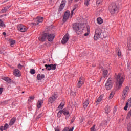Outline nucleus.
I'll return each mask as SVG.
<instances>
[{"mask_svg": "<svg viewBox=\"0 0 131 131\" xmlns=\"http://www.w3.org/2000/svg\"><path fill=\"white\" fill-rule=\"evenodd\" d=\"M3 35H6L7 34V33H6V32H3Z\"/></svg>", "mask_w": 131, "mask_h": 131, "instance_id": "obj_60", "label": "nucleus"}, {"mask_svg": "<svg viewBox=\"0 0 131 131\" xmlns=\"http://www.w3.org/2000/svg\"><path fill=\"white\" fill-rule=\"evenodd\" d=\"M74 120H75L74 119H72L71 121V123H73V122H74Z\"/></svg>", "mask_w": 131, "mask_h": 131, "instance_id": "obj_57", "label": "nucleus"}, {"mask_svg": "<svg viewBox=\"0 0 131 131\" xmlns=\"http://www.w3.org/2000/svg\"><path fill=\"white\" fill-rule=\"evenodd\" d=\"M42 71H43L45 70V69H42Z\"/></svg>", "mask_w": 131, "mask_h": 131, "instance_id": "obj_64", "label": "nucleus"}, {"mask_svg": "<svg viewBox=\"0 0 131 131\" xmlns=\"http://www.w3.org/2000/svg\"><path fill=\"white\" fill-rule=\"evenodd\" d=\"M115 80L116 82L117 89L120 90V88L122 86V83H123L124 78L121 76V74H118L115 78Z\"/></svg>", "mask_w": 131, "mask_h": 131, "instance_id": "obj_3", "label": "nucleus"}, {"mask_svg": "<svg viewBox=\"0 0 131 131\" xmlns=\"http://www.w3.org/2000/svg\"><path fill=\"white\" fill-rule=\"evenodd\" d=\"M3 80H5V81L8 82L9 83H11L12 81V80L11 79L7 77H5L4 78H3Z\"/></svg>", "mask_w": 131, "mask_h": 131, "instance_id": "obj_24", "label": "nucleus"}, {"mask_svg": "<svg viewBox=\"0 0 131 131\" xmlns=\"http://www.w3.org/2000/svg\"><path fill=\"white\" fill-rule=\"evenodd\" d=\"M112 86H113V82H112V79L110 78L107 80L105 83V88L106 90L109 91V90H111V89H112Z\"/></svg>", "mask_w": 131, "mask_h": 131, "instance_id": "obj_5", "label": "nucleus"}, {"mask_svg": "<svg viewBox=\"0 0 131 131\" xmlns=\"http://www.w3.org/2000/svg\"><path fill=\"white\" fill-rule=\"evenodd\" d=\"M17 67H18V69L21 70V69H22V68H23V66L21 65V64L19 63L18 64Z\"/></svg>", "mask_w": 131, "mask_h": 131, "instance_id": "obj_48", "label": "nucleus"}, {"mask_svg": "<svg viewBox=\"0 0 131 131\" xmlns=\"http://www.w3.org/2000/svg\"><path fill=\"white\" fill-rule=\"evenodd\" d=\"M3 91H4V88H0V95H2V94L3 93Z\"/></svg>", "mask_w": 131, "mask_h": 131, "instance_id": "obj_52", "label": "nucleus"}, {"mask_svg": "<svg viewBox=\"0 0 131 131\" xmlns=\"http://www.w3.org/2000/svg\"><path fill=\"white\" fill-rule=\"evenodd\" d=\"M83 83H84V78H80L79 79V81L78 82V83L77 84V88H81V86H82V84H83Z\"/></svg>", "mask_w": 131, "mask_h": 131, "instance_id": "obj_12", "label": "nucleus"}, {"mask_svg": "<svg viewBox=\"0 0 131 131\" xmlns=\"http://www.w3.org/2000/svg\"><path fill=\"white\" fill-rule=\"evenodd\" d=\"M128 107V104H127L126 103V105L125 106V107H124V110H127V108Z\"/></svg>", "mask_w": 131, "mask_h": 131, "instance_id": "obj_51", "label": "nucleus"}, {"mask_svg": "<svg viewBox=\"0 0 131 131\" xmlns=\"http://www.w3.org/2000/svg\"><path fill=\"white\" fill-rule=\"evenodd\" d=\"M37 78L38 80H41V79H43V78H45V75L42 74L41 75L40 74H39L37 75Z\"/></svg>", "mask_w": 131, "mask_h": 131, "instance_id": "obj_18", "label": "nucleus"}, {"mask_svg": "<svg viewBox=\"0 0 131 131\" xmlns=\"http://www.w3.org/2000/svg\"><path fill=\"white\" fill-rule=\"evenodd\" d=\"M65 6H66V0H62L61 3L58 8V12H61V11H62Z\"/></svg>", "mask_w": 131, "mask_h": 131, "instance_id": "obj_10", "label": "nucleus"}, {"mask_svg": "<svg viewBox=\"0 0 131 131\" xmlns=\"http://www.w3.org/2000/svg\"><path fill=\"white\" fill-rule=\"evenodd\" d=\"M128 91H129V87L126 86L125 89L123 91L122 98L123 100L125 99L126 96H127V94H128Z\"/></svg>", "mask_w": 131, "mask_h": 131, "instance_id": "obj_7", "label": "nucleus"}, {"mask_svg": "<svg viewBox=\"0 0 131 131\" xmlns=\"http://www.w3.org/2000/svg\"><path fill=\"white\" fill-rule=\"evenodd\" d=\"M82 121H83V118L81 119V122H82Z\"/></svg>", "mask_w": 131, "mask_h": 131, "instance_id": "obj_61", "label": "nucleus"}, {"mask_svg": "<svg viewBox=\"0 0 131 131\" xmlns=\"http://www.w3.org/2000/svg\"><path fill=\"white\" fill-rule=\"evenodd\" d=\"M42 103H43V100L38 101V103H37V107L38 109H39V108H41V104H42Z\"/></svg>", "mask_w": 131, "mask_h": 131, "instance_id": "obj_22", "label": "nucleus"}, {"mask_svg": "<svg viewBox=\"0 0 131 131\" xmlns=\"http://www.w3.org/2000/svg\"><path fill=\"white\" fill-rule=\"evenodd\" d=\"M73 28L78 35L82 34V31L85 28V25L81 23H74L73 25Z\"/></svg>", "mask_w": 131, "mask_h": 131, "instance_id": "obj_1", "label": "nucleus"}, {"mask_svg": "<svg viewBox=\"0 0 131 131\" xmlns=\"http://www.w3.org/2000/svg\"><path fill=\"white\" fill-rule=\"evenodd\" d=\"M47 37H48V33H44L39 37V40L40 41H45L47 39Z\"/></svg>", "mask_w": 131, "mask_h": 131, "instance_id": "obj_14", "label": "nucleus"}, {"mask_svg": "<svg viewBox=\"0 0 131 131\" xmlns=\"http://www.w3.org/2000/svg\"><path fill=\"white\" fill-rule=\"evenodd\" d=\"M96 125H94L93 126V127L91 128V131H95V129H96Z\"/></svg>", "mask_w": 131, "mask_h": 131, "instance_id": "obj_49", "label": "nucleus"}, {"mask_svg": "<svg viewBox=\"0 0 131 131\" xmlns=\"http://www.w3.org/2000/svg\"><path fill=\"white\" fill-rule=\"evenodd\" d=\"M42 114H39L36 117V120H38V119H39V118H40L41 117V116H42Z\"/></svg>", "mask_w": 131, "mask_h": 131, "instance_id": "obj_44", "label": "nucleus"}, {"mask_svg": "<svg viewBox=\"0 0 131 131\" xmlns=\"http://www.w3.org/2000/svg\"><path fill=\"white\" fill-rule=\"evenodd\" d=\"M34 100V96H30L28 100V103H31Z\"/></svg>", "mask_w": 131, "mask_h": 131, "instance_id": "obj_29", "label": "nucleus"}, {"mask_svg": "<svg viewBox=\"0 0 131 131\" xmlns=\"http://www.w3.org/2000/svg\"><path fill=\"white\" fill-rule=\"evenodd\" d=\"M13 74L14 75H15V76H17V77L21 76V73H20V70L17 69L14 70Z\"/></svg>", "mask_w": 131, "mask_h": 131, "instance_id": "obj_16", "label": "nucleus"}, {"mask_svg": "<svg viewBox=\"0 0 131 131\" xmlns=\"http://www.w3.org/2000/svg\"><path fill=\"white\" fill-rule=\"evenodd\" d=\"M51 66V70H56V68L57 67V64H50Z\"/></svg>", "mask_w": 131, "mask_h": 131, "instance_id": "obj_25", "label": "nucleus"}, {"mask_svg": "<svg viewBox=\"0 0 131 131\" xmlns=\"http://www.w3.org/2000/svg\"><path fill=\"white\" fill-rule=\"evenodd\" d=\"M90 103V101L89 100H86L83 103V106L84 107V109H86V108L88 107V106H89V104Z\"/></svg>", "mask_w": 131, "mask_h": 131, "instance_id": "obj_21", "label": "nucleus"}, {"mask_svg": "<svg viewBox=\"0 0 131 131\" xmlns=\"http://www.w3.org/2000/svg\"><path fill=\"white\" fill-rule=\"evenodd\" d=\"M61 112H62L63 114H64V115H68V114H69V111L66 110V108L63 109Z\"/></svg>", "mask_w": 131, "mask_h": 131, "instance_id": "obj_23", "label": "nucleus"}, {"mask_svg": "<svg viewBox=\"0 0 131 131\" xmlns=\"http://www.w3.org/2000/svg\"><path fill=\"white\" fill-rule=\"evenodd\" d=\"M36 20V22L33 23V25L36 26V25H38L39 23H41V22L43 21V17H38Z\"/></svg>", "mask_w": 131, "mask_h": 131, "instance_id": "obj_13", "label": "nucleus"}, {"mask_svg": "<svg viewBox=\"0 0 131 131\" xmlns=\"http://www.w3.org/2000/svg\"><path fill=\"white\" fill-rule=\"evenodd\" d=\"M69 127H66L63 129L62 131H69Z\"/></svg>", "mask_w": 131, "mask_h": 131, "instance_id": "obj_54", "label": "nucleus"}, {"mask_svg": "<svg viewBox=\"0 0 131 131\" xmlns=\"http://www.w3.org/2000/svg\"><path fill=\"white\" fill-rule=\"evenodd\" d=\"M64 104L63 103H61L58 106V109H63L64 108Z\"/></svg>", "mask_w": 131, "mask_h": 131, "instance_id": "obj_33", "label": "nucleus"}, {"mask_svg": "<svg viewBox=\"0 0 131 131\" xmlns=\"http://www.w3.org/2000/svg\"><path fill=\"white\" fill-rule=\"evenodd\" d=\"M55 131H60V128L59 127H57L55 128Z\"/></svg>", "mask_w": 131, "mask_h": 131, "instance_id": "obj_55", "label": "nucleus"}, {"mask_svg": "<svg viewBox=\"0 0 131 131\" xmlns=\"http://www.w3.org/2000/svg\"><path fill=\"white\" fill-rule=\"evenodd\" d=\"M15 43H16V41H15L14 40H10V46L11 47H13V45H15Z\"/></svg>", "mask_w": 131, "mask_h": 131, "instance_id": "obj_39", "label": "nucleus"}, {"mask_svg": "<svg viewBox=\"0 0 131 131\" xmlns=\"http://www.w3.org/2000/svg\"><path fill=\"white\" fill-rule=\"evenodd\" d=\"M17 29L21 32H26V31H27V28L22 24L18 25Z\"/></svg>", "mask_w": 131, "mask_h": 131, "instance_id": "obj_6", "label": "nucleus"}, {"mask_svg": "<svg viewBox=\"0 0 131 131\" xmlns=\"http://www.w3.org/2000/svg\"><path fill=\"white\" fill-rule=\"evenodd\" d=\"M117 55L119 58H121V51L119 49H118Z\"/></svg>", "mask_w": 131, "mask_h": 131, "instance_id": "obj_35", "label": "nucleus"}, {"mask_svg": "<svg viewBox=\"0 0 131 131\" xmlns=\"http://www.w3.org/2000/svg\"><path fill=\"white\" fill-rule=\"evenodd\" d=\"M70 16V11L67 10L64 14L63 21L66 22L69 19V16Z\"/></svg>", "mask_w": 131, "mask_h": 131, "instance_id": "obj_9", "label": "nucleus"}, {"mask_svg": "<svg viewBox=\"0 0 131 131\" xmlns=\"http://www.w3.org/2000/svg\"><path fill=\"white\" fill-rule=\"evenodd\" d=\"M90 1L89 0H85L84 5L85 6H89L90 5Z\"/></svg>", "mask_w": 131, "mask_h": 131, "instance_id": "obj_43", "label": "nucleus"}, {"mask_svg": "<svg viewBox=\"0 0 131 131\" xmlns=\"http://www.w3.org/2000/svg\"><path fill=\"white\" fill-rule=\"evenodd\" d=\"M69 40V34L67 33L61 40V43L65 45Z\"/></svg>", "mask_w": 131, "mask_h": 131, "instance_id": "obj_8", "label": "nucleus"}, {"mask_svg": "<svg viewBox=\"0 0 131 131\" xmlns=\"http://www.w3.org/2000/svg\"><path fill=\"white\" fill-rule=\"evenodd\" d=\"M101 34H102V29L100 28H98L95 30L94 39L95 40H98L101 37Z\"/></svg>", "mask_w": 131, "mask_h": 131, "instance_id": "obj_4", "label": "nucleus"}, {"mask_svg": "<svg viewBox=\"0 0 131 131\" xmlns=\"http://www.w3.org/2000/svg\"><path fill=\"white\" fill-rule=\"evenodd\" d=\"M3 17V15L0 16V18H2Z\"/></svg>", "mask_w": 131, "mask_h": 131, "instance_id": "obj_63", "label": "nucleus"}, {"mask_svg": "<svg viewBox=\"0 0 131 131\" xmlns=\"http://www.w3.org/2000/svg\"><path fill=\"white\" fill-rule=\"evenodd\" d=\"M15 122H16V118H12L9 122V125H13Z\"/></svg>", "mask_w": 131, "mask_h": 131, "instance_id": "obj_20", "label": "nucleus"}, {"mask_svg": "<svg viewBox=\"0 0 131 131\" xmlns=\"http://www.w3.org/2000/svg\"><path fill=\"white\" fill-rule=\"evenodd\" d=\"M71 95H72V96H74V97H75V96H76V92L72 91L71 92Z\"/></svg>", "mask_w": 131, "mask_h": 131, "instance_id": "obj_47", "label": "nucleus"}, {"mask_svg": "<svg viewBox=\"0 0 131 131\" xmlns=\"http://www.w3.org/2000/svg\"><path fill=\"white\" fill-rule=\"evenodd\" d=\"M0 54H3L4 55H5V53H4V52H2L1 51H0Z\"/></svg>", "mask_w": 131, "mask_h": 131, "instance_id": "obj_58", "label": "nucleus"}, {"mask_svg": "<svg viewBox=\"0 0 131 131\" xmlns=\"http://www.w3.org/2000/svg\"><path fill=\"white\" fill-rule=\"evenodd\" d=\"M127 129L128 131H131V124L130 123L128 124Z\"/></svg>", "mask_w": 131, "mask_h": 131, "instance_id": "obj_46", "label": "nucleus"}, {"mask_svg": "<svg viewBox=\"0 0 131 131\" xmlns=\"http://www.w3.org/2000/svg\"><path fill=\"white\" fill-rule=\"evenodd\" d=\"M105 113H107V114H108V113L110 112V106H106L105 109Z\"/></svg>", "mask_w": 131, "mask_h": 131, "instance_id": "obj_31", "label": "nucleus"}, {"mask_svg": "<svg viewBox=\"0 0 131 131\" xmlns=\"http://www.w3.org/2000/svg\"><path fill=\"white\" fill-rule=\"evenodd\" d=\"M97 22L98 24H102L103 23V19L101 17H98L97 19Z\"/></svg>", "mask_w": 131, "mask_h": 131, "instance_id": "obj_26", "label": "nucleus"}, {"mask_svg": "<svg viewBox=\"0 0 131 131\" xmlns=\"http://www.w3.org/2000/svg\"><path fill=\"white\" fill-rule=\"evenodd\" d=\"M0 26L1 27H6V25L4 24V21L2 19H0Z\"/></svg>", "mask_w": 131, "mask_h": 131, "instance_id": "obj_36", "label": "nucleus"}, {"mask_svg": "<svg viewBox=\"0 0 131 131\" xmlns=\"http://www.w3.org/2000/svg\"><path fill=\"white\" fill-rule=\"evenodd\" d=\"M74 129V127H72V128L69 129V131H73Z\"/></svg>", "mask_w": 131, "mask_h": 131, "instance_id": "obj_56", "label": "nucleus"}, {"mask_svg": "<svg viewBox=\"0 0 131 131\" xmlns=\"http://www.w3.org/2000/svg\"><path fill=\"white\" fill-rule=\"evenodd\" d=\"M75 7H76V8H77L78 7V4H75Z\"/></svg>", "mask_w": 131, "mask_h": 131, "instance_id": "obj_59", "label": "nucleus"}, {"mask_svg": "<svg viewBox=\"0 0 131 131\" xmlns=\"http://www.w3.org/2000/svg\"><path fill=\"white\" fill-rule=\"evenodd\" d=\"M47 38L49 40V41H52L54 40V38H55V35L48 34Z\"/></svg>", "mask_w": 131, "mask_h": 131, "instance_id": "obj_15", "label": "nucleus"}, {"mask_svg": "<svg viewBox=\"0 0 131 131\" xmlns=\"http://www.w3.org/2000/svg\"><path fill=\"white\" fill-rule=\"evenodd\" d=\"M102 100H103V98L102 97V96H99L97 99V101H96L95 103L96 106L100 104V102L102 101Z\"/></svg>", "mask_w": 131, "mask_h": 131, "instance_id": "obj_19", "label": "nucleus"}, {"mask_svg": "<svg viewBox=\"0 0 131 131\" xmlns=\"http://www.w3.org/2000/svg\"><path fill=\"white\" fill-rule=\"evenodd\" d=\"M90 34V27H87V32L84 34V36H88Z\"/></svg>", "mask_w": 131, "mask_h": 131, "instance_id": "obj_34", "label": "nucleus"}, {"mask_svg": "<svg viewBox=\"0 0 131 131\" xmlns=\"http://www.w3.org/2000/svg\"><path fill=\"white\" fill-rule=\"evenodd\" d=\"M75 10V8H74L73 10L71 11V18H72V16H73V11Z\"/></svg>", "mask_w": 131, "mask_h": 131, "instance_id": "obj_53", "label": "nucleus"}, {"mask_svg": "<svg viewBox=\"0 0 131 131\" xmlns=\"http://www.w3.org/2000/svg\"><path fill=\"white\" fill-rule=\"evenodd\" d=\"M1 12L2 13H6V12H7V9H6V8H4V9L1 10Z\"/></svg>", "mask_w": 131, "mask_h": 131, "instance_id": "obj_50", "label": "nucleus"}, {"mask_svg": "<svg viewBox=\"0 0 131 131\" xmlns=\"http://www.w3.org/2000/svg\"><path fill=\"white\" fill-rule=\"evenodd\" d=\"M108 75V70H103V77H106Z\"/></svg>", "mask_w": 131, "mask_h": 131, "instance_id": "obj_32", "label": "nucleus"}, {"mask_svg": "<svg viewBox=\"0 0 131 131\" xmlns=\"http://www.w3.org/2000/svg\"><path fill=\"white\" fill-rule=\"evenodd\" d=\"M130 116H131V109L129 112V113H128V115L127 116V119H128L129 118H130Z\"/></svg>", "mask_w": 131, "mask_h": 131, "instance_id": "obj_45", "label": "nucleus"}, {"mask_svg": "<svg viewBox=\"0 0 131 131\" xmlns=\"http://www.w3.org/2000/svg\"><path fill=\"white\" fill-rule=\"evenodd\" d=\"M127 46L128 48V50H129V51H131V40H129L127 41Z\"/></svg>", "mask_w": 131, "mask_h": 131, "instance_id": "obj_30", "label": "nucleus"}, {"mask_svg": "<svg viewBox=\"0 0 131 131\" xmlns=\"http://www.w3.org/2000/svg\"><path fill=\"white\" fill-rule=\"evenodd\" d=\"M102 3H103V0H96L97 5H100Z\"/></svg>", "mask_w": 131, "mask_h": 131, "instance_id": "obj_42", "label": "nucleus"}, {"mask_svg": "<svg viewBox=\"0 0 131 131\" xmlns=\"http://www.w3.org/2000/svg\"><path fill=\"white\" fill-rule=\"evenodd\" d=\"M114 95H115V92L114 91H112L110 93V96L108 97V98L110 99V100H111V99H112V98H113V96H114Z\"/></svg>", "mask_w": 131, "mask_h": 131, "instance_id": "obj_27", "label": "nucleus"}, {"mask_svg": "<svg viewBox=\"0 0 131 131\" xmlns=\"http://www.w3.org/2000/svg\"><path fill=\"white\" fill-rule=\"evenodd\" d=\"M127 105H128L129 107H131V99H128V102L126 103Z\"/></svg>", "mask_w": 131, "mask_h": 131, "instance_id": "obj_41", "label": "nucleus"}, {"mask_svg": "<svg viewBox=\"0 0 131 131\" xmlns=\"http://www.w3.org/2000/svg\"><path fill=\"white\" fill-rule=\"evenodd\" d=\"M119 6L118 4L116 3H112L108 7V10L111 14V15H115L118 13V8Z\"/></svg>", "mask_w": 131, "mask_h": 131, "instance_id": "obj_2", "label": "nucleus"}, {"mask_svg": "<svg viewBox=\"0 0 131 131\" xmlns=\"http://www.w3.org/2000/svg\"><path fill=\"white\" fill-rule=\"evenodd\" d=\"M30 73H31V74H35V70H34V69H31Z\"/></svg>", "mask_w": 131, "mask_h": 131, "instance_id": "obj_40", "label": "nucleus"}, {"mask_svg": "<svg viewBox=\"0 0 131 131\" xmlns=\"http://www.w3.org/2000/svg\"><path fill=\"white\" fill-rule=\"evenodd\" d=\"M8 127H9V124H5L4 125V126H1L0 127V130L1 131L6 130V129H8Z\"/></svg>", "mask_w": 131, "mask_h": 131, "instance_id": "obj_17", "label": "nucleus"}, {"mask_svg": "<svg viewBox=\"0 0 131 131\" xmlns=\"http://www.w3.org/2000/svg\"><path fill=\"white\" fill-rule=\"evenodd\" d=\"M62 111H59L58 112V113H57V117L58 118H60V117H61V116H62Z\"/></svg>", "mask_w": 131, "mask_h": 131, "instance_id": "obj_37", "label": "nucleus"}, {"mask_svg": "<svg viewBox=\"0 0 131 131\" xmlns=\"http://www.w3.org/2000/svg\"><path fill=\"white\" fill-rule=\"evenodd\" d=\"M45 66L46 67V69H47V70H48V71H50V70H51V64H45Z\"/></svg>", "mask_w": 131, "mask_h": 131, "instance_id": "obj_28", "label": "nucleus"}, {"mask_svg": "<svg viewBox=\"0 0 131 131\" xmlns=\"http://www.w3.org/2000/svg\"><path fill=\"white\" fill-rule=\"evenodd\" d=\"M25 92L24 91H23L22 92V94H24Z\"/></svg>", "mask_w": 131, "mask_h": 131, "instance_id": "obj_62", "label": "nucleus"}, {"mask_svg": "<svg viewBox=\"0 0 131 131\" xmlns=\"http://www.w3.org/2000/svg\"><path fill=\"white\" fill-rule=\"evenodd\" d=\"M55 100H57V94H54L52 97H50L48 99L49 104H52L55 102Z\"/></svg>", "mask_w": 131, "mask_h": 131, "instance_id": "obj_11", "label": "nucleus"}, {"mask_svg": "<svg viewBox=\"0 0 131 131\" xmlns=\"http://www.w3.org/2000/svg\"><path fill=\"white\" fill-rule=\"evenodd\" d=\"M9 100H6L5 101H3L0 103V105H7L8 104V102H9Z\"/></svg>", "mask_w": 131, "mask_h": 131, "instance_id": "obj_38", "label": "nucleus"}]
</instances>
